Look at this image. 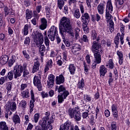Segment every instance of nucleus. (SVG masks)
Segmentation results:
<instances>
[{
    "label": "nucleus",
    "instance_id": "7c9ffc66",
    "mask_svg": "<svg viewBox=\"0 0 130 130\" xmlns=\"http://www.w3.org/2000/svg\"><path fill=\"white\" fill-rule=\"evenodd\" d=\"M74 17L76 18V19H79L81 17V13L80 12V10L79 9H76L75 10Z\"/></svg>",
    "mask_w": 130,
    "mask_h": 130
},
{
    "label": "nucleus",
    "instance_id": "c756f323",
    "mask_svg": "<svg viewBox=\"0 0 130 130\" xmlns=\"http://www.w3.org/2000/svg\"><path fill=\"white\" fill-rule=\"evenodd\" d=\"M13 120L14 123H20L21 120H20V117L18 115H14L13 117Z\"/></svg>",
    "mask_w": 130,
    "mask_h": 130
},
{
    "label": "nucleus",
    "instance_id": "39448f33",
    "mask_svg": "<svg viewBox=\"0 0 130 130\" xmlns=\"http://www.w3.org/2000/svg\"><path fill=\"white\" fill-rule=\"evenodd\" d=\"M58 32L57 31V28L54 26H52L50 28L49 30L48 31V36L50 39L51 41H54V39H55V36H56V40L57 43H60V38L58 36Z\"/></svg>",
    "mask_w": 130,
    "mask_h": 130
},
{
    "label": "nucleus",
    "instance_id": "6e6d98bb",
    "mask_svg": "<svg viewBox=\"0 0 130 130\" xmlns=\"http://www.w3.org/2000/svg\"><path fill=\"white\" fill-rule=\"evenodd\" d=\"M30 44V38L29 37H26L24 40V44H27V45H29Z\"/></svg>",
    "mask_w": 130,
    "mask_h": 130
},
{
    "label": "nucleus",
    "instance_id": "3c124183",
    "mask_svg": "<svg viewBox=\"0 0 130 130\" xmlns=\"http://www.w3.org/2000/svg\"><path fill=\"white\" fill-rule=\"evenodd\" d=\"M13 85V83L12 82H8V86L6 88L7 90L8 91H11L12 90V85Z\"/></svg>",
    "mask_w": 130,
    "mask_h": 130
},
{
    "label": "nucleus",
    "instance_id": "423d86ee",
    "mask_svg": "<svg viewBox=\"0 0 130 130\" xmlns=\"http://www.w3.org/2000/svg\"><path fill=\"white\" fill-rule=\"evenodd\" d=\"M68 114L71 118H74L77 121L81 120V113L80 111H78L76 109L69 108L68 110Z\"/></svg>",
    "mask_w": 130,
    "mask_h": 130
},
{
    "label": "nucleus",
    "instance_id": "774afa93",
    "mask_svg": "<svg viewBox=\"0 0 130 130\" xmlns=\"http://www.w3.org/2000/svg\"><path fill=\"white\" fill-rule=\"evenodd\" d=\"M33 125L31 124V123H29L28 126L26 130H32V128H33Z\"/></svg>",
    "mask_w": 130,
    "mask_h": 130
},
{
    "label": "nucleus",
    "instance_id": "a18cd8bd",
    "mask_svg": "<svg viewBox=\"0 0 130 130\" xmlns=\"http://www.w3.org/2000/svg\"><path fill=\"white\" fill-rule=\"evenodd\" d=\"M39 119V114L38 113L35 114L34 116L35 122L36 123H37V122H38Z\"/></svg>",
    "mask_w": 130,
    "mask_h": 130
},
{
    "label": "nucleus",
    "instance_id": "69168bd1",
    "mask_svg": "<svg viewBox=\"0 0 130 130\" xmlns=\"http://www.w3.org/2000/svg\"><path fill=\"white\" fill-rule=\"evenodd\" d=\"M83 40L84 42H89V39H88V37L85 35H84L83 36Z\"/></svg>",
    "mask_w": 130,
    "mask_h": 130
},
{
    "label": "nucleus",
    "instance_id": "5fc2aeb1",
    "mask_svg": "<svg viewBox=\"0 0 130 130\" xmlns=\"http://www.w3.org/2000/svg\"><path fill=\"white\" fill-rule=\"evenodd\" d=\"M45 116L44 117V119L49 120V116L50 115V113L49 112H46Z\"/></svg>",
    "mask_w": 130,
    "mask_h": 130
},
{
    "label": "nucleus",
    "instance_id": "9b49d317",
    "mask_svg": "<svg viewBox=\"0 0 130 130\" xmlns=\"http://www.w3.org/2000/svg\"><path fill=\"white\" fill-rule=\"evenodd\" d=\"M81 21L83 24H88L90 21V16L88 13H85L82 14Z\"/></svg>",
    "mask_w": 130,
    "mask_h": 130
},
{
    "label": "nucleus",
    "instance_id": "49530a36",
    "mask_svg": "<svg viewBox=\"0 0 130 130\" xmlns=\"http://www.w3.org/2000/svg\"><path fill=\"white\" fill-rule=\"evenodd\" d=\"M0 40L3 42L6 40V35L5 34H0Z\"/></svg>",
    "mask_w": 130,
    "mask_h": 130
},
{
    "label": "nucleus",
    "instance_id": "f257e3e1",
    "mask_svg": "<svg viewBox=\"0 0 130 130\" xmlns=\"http://www.w3.org/2000/svg\"><path fill=\"white\" fill-rule=\"evenodd\" d=\"M59 31L64 44L67 47H70L71 44L70 42L66 40V35L68 33L72 38L75 36L73 29H72V25L71 24L70 19L66 17L61 18L59 24Z\"/></svg>",
    "mask_w": 130,
    "mask_h": 130
},
{
    "label": "nucleus",
    "instance_id": "72a5a7b5",
    "mask_svg": "<svg viewBox=\"0 0 130 130\" xmlns=\"http://www.w3.org/2000/svg\"><path fill=\"white\" fill-rule=\"evenodd\" d=\"M21 95L23 98H28L29 97V90L27 89L21 92Z\"/></svg>",
    "mask_w": 130,
    "mask_h": 130
},
{
    "label": "nucleus",
    "instance_id": "f704fd0d",
    "mask_svg": "<svg viewBox=\"0 0 130 130\" xmlns=\"http://www.w3.org/2000/svg\"><path fill=\"white\" fill-rule=\"evenodd\" d=\"M85 86V82L84 81V79H82L81 80L78 82V88L79 89H83Z\"/></svg>",
    "mask_w": 130,
    "mask_h": 130
},
{
    "label": "nucleus",
    "instance_id": "2f4dec72",
    "mask_svg": "<svg viewBox=\"0 0 130 130\" xmlns=\"http://www.w3.org/2000/svg\"><path fill=\"white\" fill-rule=\"evenodd\" d=\"M54 121L53 118H50V119L48 121L47 125V126H48L47 128L52 129V125H51V123H53Z\"/></svg>",
    "mask_w": 130,
    "mask_h": 130
},
{
    "label": "nucleus",
    "instance_id": "a211bd4d",
    "mask_svg": "<svg viewBox=\"0 0 130 130\" xmlns=\"http://www.w3.org/2000/svg\"><path fill=\"white\" fill-rule=\"evenodd\" d=\"M56 83L57 85L63 84L64 83V77H63V75H60L59 76H57L56 77Z\"/></svg>",
    "mask_w": 130,
    "mask_h": 130
},
{
    "label": "nucleus",
    "instance_id": "a19ab883",
    "mask_svg": "<svg viewBox=\"0 0 130 130\" xmlns=\"http://www.w3.org/2000/svg\"><path fill=\"white\" fill-rule=\"evenodd\" d=\"M88 23H83V27L82 29L84 30V31H85L86 32H89V28L88 27V26L87 25Z\"/></svg>",
    "mask_w": 130,
    "mask_h": 130
},
{
    "label": "nucleus",
    "instance_id": "dca6fc26",
    "mask_svg": "<svg viewBox=\"0 0 130 130\" xmlns=\"http://www.w3.org/2000/svg\"><path fill=\"white\" fill-rule=\"evenodd\" d=\"M107 73V68L104 65H102L100 67V74L101 77H105Z\"/></svg>",
    "mask_w": 130,
    "mask_h": 130
},
{
    "label": "nucleus",
    "instance_id": "bb28decb",
    "mask_svg": "<svg viewBox=\"0 0 130 130\" xmlns=\"http://www.w3.org/2000/svg\"><path fill=\"white\" fill-rule=\"evenodd\" d=\"M64 6V1L63 0H57V7L59 10H62Z\"/></svg>",
    "mask_w": 130,
    "mask_h": 130
},
{
    "label": "nucleus",
    "instance_id": "864d4df0",
    "mask_svg": "<svg viewBox=\"0 0 130 130\" xmlns=\"http://www.w3.org/2000/svg\"><path fill=\"white\" fill-rule=\"evenodd\" d=\"M91 36H92V39H93V40H95V39H96V38H97V33H96V31H95V30L92 31Z\"/></svg>",
    "mask_w": 130,
    "mask_h": 130
},
{
    "label": "nucleus",
    "instance_id": "8fccbe9b",
    "mask_svg": "<svg viewBox=\"0 0 130 130\" xmlns=\"http://www.w3.org/2000/svg\"><path fill=\"white\" fill-rule=\"evenodd\" d=\"M47 17H49L50 16V8L48 7H46L45 8Z\"/></svg>",
    "mask_w": 130,
    "mask_h": 130
},
{
    "label": "nucleus",
    "instance_id": "412c9836",
    "mask_svg": "<svg viewBox=\"0 0 130 130\" xmlns=\"http://www.w3.org/2000/svg\"><path fill=\"white\" fill-rule=\"evenodd\" d=\"M9 61V56L7 55L2 56L0 59V63L1 64L5 65Z\"/></svg>",
    "mask_w": 130,
    "mask_h": 130
},
{
    "label": "nucleus",
    "instance_id": "052dcab7",
    "mask_svg": "<svg viewBox=\"0 0 130 130\" xmlns=\"http://www.w3.org/2000/svg\"><path fill=\"white\" fill-rule=\"evenodd\" d=\"M79 8H80V10L81 11V14H84V13L85 12V10H84V6H83V5L80 4L79 6Z\"/></svg>",
    "mask_w": 130,
    "mask_h": 130
},
{
    "label": "nucleus",
    "instance_id": "f8f14e48",
    "mask_svg": "<svg viewBox=\"0 0 130 130\" xmlns=\"http://www.w3.org/2000/svg\"><path fill=\"white\" fill-rule=\"evenodd\" d=\"M111 109L114 119H118V111H117V106L113 104L111 106Z\"/></svg>",
    "mask_w": 130,
    "mask_h": 130
},
{
    "label": "nucleus",
    "instance_id": "4d7b16f0",
    "mask_svg": "<svg viewBox=\"0 0 130 130\" xmlns=\"http://www.w3.org/2000/svg\"><path fill=\"white\" fill-rule=\"evenodd\" d=\"M114 43L116 45L119 44V37H115L114 39Z\"/></svg>",
    "mask_w": 130,
    "mask_h": 130
},
{
    "label": "nucleus",
    "instance_id": "e433bc0d",
    "mask_svg": "<svg viewBox=\"0 0 130 130\" xmlns=\"http://www.w3.org/2000/svg\"><path fill=\"white\" fill-rule=\"evenodd\" d=\"M7 80H8V76H7L1 77L0 79V84L3 85Z\"/></svg>",
    "mask_w": 130,
    "mask_h": 130
},
{
    "label": "nucleus",
    "instance_id": "aec40b11",
    "mask_svg": "<svg viewBox=\"0 0 130 130\" xmlns=\"http://www.w3.org/2000/svg\"><path fill=\"white\" fill-rule=\"evenodd\" d=\"M6 109H7L9 111L12 110L14 111V110H16V109H17V105L16 104V103L14 102L11 103L10 106L6 105Z\"/></svg>",
    "mask_w": 130,
    "mask_h": 130
},
{
    "label": "nucleus",
    "instance_id": "603ef678",
    "mask_svg": "<svg viewBox=\"0 0 130 130\" xmlns=\"http://www.w3.org/2000/svg\"><path fill=\"white\" fill-rule=\"evenodd\" d=\"M63 61H64V60L67 61V57H68V52L67 51H65L63 52Z\"/></svg>",
    "mask_w": 130,
    "mask_h": 130
},
{
    "label": "nucleus",
    "instance_id": "4be33fe9",
    "mask_svg": "<svg viewBox=\"0 0 130 130\" xmlns=\"http://www.w3.org/2000/svg\"><path fill=\"white\" fill-rule=\"evenodd\" d=\"M31 100L30 101V108H34V102H35V98H34V92L33 90L30 91Z\"/></svg>",
    "mask_w": 130,
    "mask_h": 130
},
{
    "label": "nucleus",
    "instance_id": "c03bdc74",
    "mask_svg": "<svg viewBox=\"0 0 130 130\" xmlns=\"http://www.w3.org/2000/svg\"><path fill=\"white\" fill-rule=\"evenodd\" d=\"M111 127L112 130H116V123L115 122H113L111 124Z\"/></svg>",
    "mask_w": 130,
    "mask_h": 130
},
{
    "label": "nucleus",
    "instance_id": "5701e85b",
    "mask_svg": "<svg viewBox=\"0 0 130 130\" xmlns=\"http://www.w3.org/2000/svg\"><path fill=\"white\" fill-rule=\"evenodd\" d=\"M39 67H40V63L39 61H36L34 63V66L32 68V73L34 74V73H36L39 70Z\"/></svg>",
    "mask_w": 130,
    "mask_h": 130
},
{
    "label": "nucleus",
    "instance_id": "37998d69",
    "mask_svg": "<svg viewBox=\"0 0 130 130\" xmlns=\"http://www.w3.org/2000/svg\"><path fill=\"white\" fill-rule=\"evenodd\" d=\"M19 104L21 107H23V108H26V105L27 104V103L26 102V101L23 100L20 102Z\"/></svg>",
    "mask_w": 130,
    "mask_h": 130
},
{
    "label": "nucleus",
    "instance_id": "13d9d810",
    "mask_svg": "<svg viewBox=\"0 0 130 130\" xmlns=\"http://www.w3.org/2000/svg\"><path fill=\"white\" fill-rule=\"evenodd\" d=\"M117 55L119 56V58H123V54H122V52L117 51Z\"/></svg>",
    "mask_w": 130,
    "mask_h": 130
},
{
    "label": "nucleus",
    "instance_id": "f03ea898",
    "mask_svg": "<svg viewBox=\"0 0 130 130\" xmlns=\"http://www.w3.org/2000/svg\"><path fill=\"white\" fill-rule=\"evenodd\" d=\"M91 51L94 54V61L95 62L94 64L92 65V68L93 70H95L97 63H101V54L103 53V50L102 49L101 44L98 43L96 41H93L91 46Z\"/></svg>",
    "mask_w": 130,
    "mask_h": 130
},
{
    "label": "nucleus",
    "instance_id": "c85d7f7f",
    "mask_svg": "<svg viewBox=\"0 0 130 130\" xmlns=\"http://www.w3.org/2000/svg\"><path fill=\"white\" fill-rule=\"evenodd\" d=\"M15 61H16V56L12 55L11 59L8 61L9 66L12 67L15 63Z\"/></svg>",
    "mask_w": 130,
    "mask_h": 130
},
{
    "label": "nucleus",
    "instance_id": "b1692460",
    "mask_svg": "<svg viewBox=\"0 0 130 130\" xmlns=\"http://www.w3.org/2000/svg\"><path fill=\"white\" fill-rule=\"evenodd\" d=\"M32 11H29V9H26V13H25V18L27 20H29V19H31L32 17Z\"/></svg>",
    "mask_w": 130,
    "mask_h": 130
},
{
    "label": "nucleus",
    "instance_id": "4c0bfd02",
    "mask_svg": "<svg viewBox=\"0 0 130 130\" xmlns=\"http://www.w3.org/2000/svg\"><path fill=\"white\" fill-rule=\"evenodd\" d=\"M84 72L85 73V74L87 75L88 73H89V65H87L85 62H84Z\"/></svg>",
    "mask_w": 130,
    "mask_h": 130
},
{
    "label": "nucleus",
    "instance_id": "393cba45",
    "mask_svg": "<svg viewBox=\"0 0 130 130\" xmlns=\"http://www.w3.org/2000/svg\"><path fill=\"white\" fill-rule=\"evenodd\" d=\"M69 70L71 75H74L75 72H76V67L74 64H70L69 67Z\"/></svg>",
    "mask_w": 130,
    "mask_h": 130
},
{
    "label": "nucleus",
    "instance_id": "79ce46f5",
    "mask_svg": "<svg viewBox=\"0 0 130 130\" xmlns=\"http://www.w3.org/2000/svg\"><path fill=\"white\" fill-rule=\"evenodd\" d=\"M22 53L26 59H29L30 58V55H28V53H27V51L26 50H23L22 51Z\"/></svg>",
    "mask_w": 130,
    "mask_h": 130
},
{
    "label": "nucleus",
    "instance_id": "6e6552de",
    "mask_svg": "<svg viewBox=\"0 0 130 130\" xmlns=\"http://www.w3.org/2000/svg\"><path fill=\"white\" fill-rule=\"evenodd\" d=\"M34 85L37 87L39 91L42 90V84L40 78L37 76H35L34 77Z\"/></svg>",
    "mask_w": 130,
    "mask_h": 130
},
{
    "label": "nucleus",
    "instance_id": "7ed1b4c3",
    "mask_svg": "<svg viewBox=\"0 0 130 130\" xmlns=\"http://www.w3.org/2000/svg\"><path fill=\"white\" fill-rule=\"evenodd\" d=\"M32 35L35 41H37L36 45L37 47H40V54L41 56H44V53L45 52V50H46V48L44 45H42L44 41L43 35H42L41 32H40L39 31L37 30L34 32V34H32Z\"/></svg>",
    "mask_w": 130,
    "mask_h": 130
},
{
    "label": "nucleus",
    "instance_id": "0eeeda50",
    "mask_svg": "<svg viewBox=\"0 0 130 130\" xmlns=\"http://www.w3.org/2000/svg\"><path fill=\"white\" fill-rule=\"evenodd\" d=\"M113 12V6H112V3L111 1H108L107 3L106 9V19L107 21H110L111 20V14Z\"/></svg>",
    "mask_w": 130,
    "mask_h": 130
},
{
    "label": "nucleus",
    "instance_id": "0e129e2a",
    "mask_svg": "<svg viewBox=\"0 0 130 130\" xmlns=\"http://www.w3.org/2000/svg\"><path fill=\"white\" fill-rule=\"evenodd\" d=\"M105 115L106 116V117H109L110 116V112L109 110H106L105 111Z\"/></svg>",
    "mask_w": 130,
    "mask_h": 130
},
{
    "label": "nucleus",
    "instance_id": "a878e982",
    "mask_svg": "<svg viewBox=\"0 0 130 130\" xmlns=\"http://www.w3.org/2000/svg\"><path fill=\"white\" fill-rule=\"evenodd\" d=\"M4 12L5 13V17L8 16V15H10V16H13L14 14V12H12V10L9 9V8L7 7H5Z\"/></svg>",
    "mask_w": 130,
    "mask_h": 130
},
{
    "label": "nucleus",
    "instance_id": "1a4fd4ad",
    "mask_svg": "<svg viewBox=\"0 0 130 130\" xmlns=\"http://www.w3.org/2000/svg\"><path fill=\"white\" fill-rule=\"evenodd\" d=\"M59 130H74V125L70 124L69 122H66L60 125Z\"/></svg>",
    "mask_w": 130,
    "mask_h": 130
},
{
    "label": "nucleus",
    "instance_id": "e2e57ef3",
    "mask_svg": "<svg viewBox=\"0 0 130 130\" xmlns=\"http://www.w3.org/2000/svg\"><path fill=\"white\" fill-rule=\"evenodd\" d=\"M27 86V84H22L21 85V88H20L21 91H23V90H25V89H26V87Z\"/></svg>",
    "mask_w": 130,
    "mask_h": 130
},
{
    "label": "nucleus",
    "instance_id": "58836bf2",
    "mask_svg": "<svg viewBox=\"0 0 130 130\" xmlns=\"http://www.w3.org/2000/svg\"><path fill=\"white\" fill-rule=\"evenodd\" d=\"M6 76L10 81H12V80H13V78H14V75L13 74V72H9L8 74V76Z\"/></svg>",
    "mask_w": 130,
    "mask_h": 130
},
{
    "label": "nucleus",
    "instance_id": "4468645a",
    "mask_svg": "<svg viewBox=\"0 0 130 130\" xmlns=\"http://www.w3.org/2000/svg\"><path fill=\"white\" fill-rule=\"evenodd\" d=\"M47 120H48L43 118L42 120L40 121L39 124L42 128V130H48Z\"/></svg>",
    "mask_w": 130,
    "mask_h": 130
},
{
    "label": "nucleus",
    "instance_id": "ea45409f",
    "mask_svg": "<svg viewBox=\"0 0 130 130\" xmlns=\"http://www.w3.org/2000/svg\"><path fill=\"white\" fill-rule=\"evenodd\" d=\"M54 86V81H47L48 88H53Z\"/></svg>",
    "mask_w": 130,
    "mask_h": 130
},
{
    "label": "nucleus",
    "instance_id": "cd10ccee",
    "mask_svg": "<svg viewBox=\"0 0 130 130\" xmlns=\"http://www.w3.org/2000/svg\"><path fill=\"white\" fill-rule=\"evenodd\" d=\"M44 34L45 35H46V37H45L44 39L45 45L47 47V50H49V40H48V38H47V34L46 32H45Z\"/></svg>",
    "mask_w": 130,
    "mask_h": 130
},
{
    "label": "nucleus",
    "instance_id": "473e14b6",
    "mask_svg": "<svg viewBox=\"0 0 130 130\" xmlns=\"http://www.w3.org/2000/svg\"><path fill=\"white\" fill-rule=\"evenodd\" d=\"M28 33H29V25L25 24L23 28V35H28Z\"/></svg>",
    "mask_w": 130,
    "mask_h": 130
},
{
    "label": "nucleus",
    "instance_id": "2eb2a0df",
    "mask_svg": "<svg viewBox=\"0 0 130 130\" xmlns=\"http://www.w3.org/2000/svg\"><path fill=\"white\" fill-rule=\"evenodd\" d=\"M105 10V5L101 3L97 7V10L100 15H103L104 14V10Z\"/></svg>",
    "mask_w": 130,
    "mask_h": 130
},
{
    "label": "nucleus",
    "instance_id": "6ab92c4d",
    "mask_svg": "<svg viewBox=\"0 0 130 130\" xmlns=\"http://www.w3.org/2000/svg\"><path fill=\"white\" fill-rule=\"evenodd\" d=\"M46 27H47V20L46 19L43 18L41 19V24L40 26V29H41V30H44L46 29Z\"/></svg>",
    "mask_w": 130,
    "mask_h": 130
},
{
    "label": "nucleus",
    "instance_id": "bf43d9fd",
    "mask_svg": "<svg viewBox=\"0 0 130 130\" xmlns=\"http://www.w3.org/2000/svg\"><path fill=\"white\" fill-rule=\"evenodd\" d=\"M42 9V6L41 5H39L36 6V11L38 13H40L41 12V9Z\"/></svg>",
    "mask_w": 130,
    "mask_h": 130
},
{
    "label": "nucleus",
    "instance_id": "20e7f679",
    "mask_svg": "<svg viewBox=\"0 0 130 130\" xmlns=\"http://www.w3.org/2000/svg\"><path fill=\"white\" fill-rule=\"evenodd\" d=\"M55 91H57L58 93H60V94L57 96L59 104L62 103L64 101V99H67V97L70 95L69 91L67 90L66 87L62 85L59 86H57Z\"/></svg>",
    "mask_w": 130,
    "mask_h": 130
},
{
    "label": "nucleus",
    "instance_id": "09e8293b",
    "mask_svg": "<svg viewBox=\"0 0 130 130\" xmlns=\"http://www.w3.org/2000/svg\"><path fill=\"white\" fill-rule=\"evenodd\" d=\"M95 19L96 22H99V21L101 20V16H100V14L96 13L95 15Z\"/></svg>",
    "mask_w": 130,
    "mask_h": 130
},
{
    "label": "nucleus",
    "instance_id": "338daca9",
    "mask_svg": "<svg viewBox=\"0 0 130 130\" xmlns=\"http://www.w3.org/2000/svg\"><path fill=\"white\" fill-rule=\"evenodd\" d=\"M42 97L43 98H45L46 97H48V93H45V92H42L41 93Z\"/></svg>",
    "mask_w": 130,
    "mask_h": 130
},
{
    "label": "nucleus",
    "instance_id": "680f3d73",
    "mask_svg": "<svg viewBox=\"0 0 130 130\" xmlns=\"http://www.w3.org/2000/svg\"><path fill=\"white\" fill-rule=\"evenodd\" d=\"M109 67L110 69H113L114 66H113V62L112 61V59L109 60Z\"/></svg>",
    "mask_w": 130,
    "mask_h": 130
},
{
    "label": "nucleus",
    "instance_id": "f3484780",
    "mask_svg": "<svg viewBox=\"0 0 130 130\" xmlns=\"http://www.w3.org/2000/svg\"><path fill=\"white\" fill-rule=\"evenodd\" d=\"M19 70H21L20 73H22L23 72V77H24V78L26 77V76H28L29 74V71L28 70H27V67L25 65H23V66H19Z\"/></svg>",
    "mask_w": 130,
    "mask_h": 130
},
{
    "label": "nucleus",
    "instance_id": "c9c22d12",
    "mask_svg": "<svg viewBox=\"0 0 130 130\" xmlns=\"http://www.w3.org/2000/svg\"><path fill=\"white\" fill-rule=\"evenodd\" d=\"M84 99L86 102H91L92 98L90 96V95H84Z\"/></svg>",
    "mask_w": 130,
    "mask_h": 130
},
{
    "label": "nucleus",
    "instance_id": "de8ad7c7",
    "mask_svg": "<svg viewBox=\"0 0 130 130\" xmlns=\"http://www.w3.org/2000/svg\"><path fill=\"white\" fill-rule=\"evenodd\" d=\"M54 75L53 74H50L48 76V80H49V81L54 82Z\"/></svg>",
    "mask_w": 130,
    "mask_h": 130
},
{
    "label": "nucleus",
    "instance_id": "9d476101",
    "mask_svg": "<svg viewBox=\"0 0 130 130\" xmlns=\"http://www.w3.org/2000/svg\"><path fill=\"white\" fill-rule=\"evenodd\" d=\"M81 50V46L78 44H76L74 46L72 47V53L75 55H78L80 54Z\"/></svg>",
    "mask_w": 130,
    "mask_h": 130
},
{
    "label": "nucleus",
    "instance_id": "ddd939ff",
    "mask_svg": "<svg viewBox=\"0 0 130 130\" xmlns=\"http://www.w3.org/2000/svg\"><path fill=\"white\" fill-rule=\"evenodd\" d=\"M20 67L21 66H18L14 67L13 73L14 75L15 79H17V78L21 77V74H22V72H21V70H20Z\"/></svg>",
    "mask_w": 130,
    "mask_h": 130
}]
</instances>
